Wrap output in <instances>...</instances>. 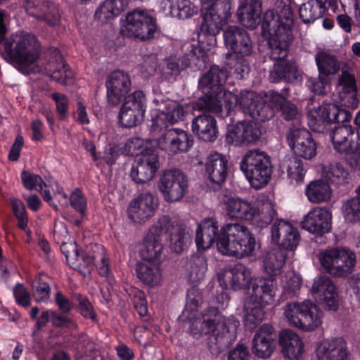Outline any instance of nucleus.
Masks as SVG:
<instances>
[{"mask_svg": "<svg viewBox=\"0 0 360 360\" xmlns=\"http://www.w3.org/2000/svg\"><path fill=\"white\" fill-rule=\"evenodd\" d=\"M290 0H280L276 12H267L263 18L262 33L269 35L267 55L274 61L269 70L272 83H292L300 77L295 62L288 59L290 46L294 39Z\"/></svg>", "mask_w": 360, "mask_h": 360, "instance_id": "nucleus-1", "label": "nucleus"}, {"mask_svg": "<svg viewBox=\"0 0 360 360\" xmlns=\"http://www.w3.org/2000/svg\"><path fill=\"white\" fill-rule=\"evenodd\" d=\"M352 112L333 103L323 102L321 105L309 109L307 112L309 127L319 134L327 133L328 126L338 123L330 130L329 136L334 149L340 153L360 151V133L350 124H340L349 121Z\"/></svg>", "mask_w": 360, "mask_h": 360, "instance_id": "nucleus-2", "label": "nucleus"}, {"mask_svg": "<svg viewBox=\"0 0 360 360\" xmlns=\"http://www.w3.org/2000/svg\"><path fill=\"white\" fill-rule=\"evenodd\" d=\"M283 91V94L275 90L268 91L265 97L269 103L252 91H241L240 108L245 114L261 122L272 118L275 111L280 112L283 119L287 121L294 120L298 115L297 108L285 96L288 89L284 88Z\"/></svg>", "mask_w": 360, "mask_h": 360, "instance_id": "nucleus-3", "label": "nucleus"}, {"mask_svg": "<svg viewBox=\"0 0 360 360\" xmlns=\"http://www.w3.org/2000/svg\"><path fill=\"white\" fill-rule=\"evenodd\" d=\"M6 32L4 15L0 12V42L4 41V52L8 62L20 73L30 75V66L38 60L41 53L34 35L16 32L5 38Z\"/></svg>", "mask_w": 360, "mask_h": 360, "instance_id": "nucleus-4", "label": "nucleus"}, {"mask_svg": "<svg viewBox=\"0 0 360 360\" xmlns=\"http://www.w3.org/2000/svg\"><path fill=\"white\" fill-rule=\"evenodd\" d=\"M238 324L223 316L218 308L210 307L202 311L200 319L192 323L190 333L195 338L212 333L217 348L222 350L236 340Z\"/></svg>", "mask_w": 360, "mask_h": 360, "instance_id": "nucleus-5", "label": "nucleus"}, {"mask_svg": "<svg viewBox=\"0 0 360 360\" xmlns=\"http://www.w3.org/2000/svg\"><path fill=\"white\" fill-rule=\"evenodd\" d=\"M255 245V238L247 226L227 223L221 227L217 250L222 255L243 258L251 255Z\"/></svg>", "mask_w": 360, "mask_h": 360, "instance_id": "nucleus-6", "label": "nucleus"}, {"mask_svg": "<svg viewBox=\"0 0 360 360\" xmlns=\"http://www.w3.org/2000/svg\"><path fill=\"white\" fill-rule=\"evenodd\" d=\"M201 16L199 37L204 40L206 36H216L222 26L227 23L233 14L231 0H200Z\"/></svg>", "mask_w": 360, "mask_h": 360, "instance_id": "nucleus-7", "label": "nucleus"}, {"mask_svg": "<svg viewBox=\"0 0 360 360\" xmlns=\"http://www.w3.org/2000/svg\"><path fill=\"white\" fill-rule=\"evenodd\" d=\"M240 169L251 186L257 190L269 183L272 174L270 157L259 150H248L240 162Z\"/></svg>", "mask_w": 360, "mask_h": 360, "instance_id": "nucleus-8", "label": "nucleus"}, {"mask_svg": "<svg viewBox=\"0 0 360 360\" xmlns=\"http://www.w3.org/2000/svg\"><path fill=\"white\" fill-rule=\"evenodd\" d=\"M225 209L231 219L251 221L257 216V225L261 228L271 224L277 214L271 202L264 204L259 213L254 205L240 198H229L225 202Z\"/></svg>", "mask_w": 360, "mask_h": 360, "instance_id": "nucleus-9", "label": "nucleus"}, {"mask_svg": "<svg viewBox=\"0 0 360 360\" xmlns=\"http://www.w3.org/2000/svg\"><path fill=\"white\" fill-rule=\"evenodd\" d=\"M284 314L290 325L304 331H312L322 323L323 311L310 300L288 303Z\"/></svg>", "mask_w": 360, "mask_h": 360, "instance_id": "nucleus-10", "label": "nucleus"}, {"mask_svg": "<svg viewBox=\"0 0 360 360\" xmlns=\"http://www.w3.org/2000/svg\"><path fill=\"white\" fill-rule=\"evenodd\" d=\"M319 260L326 273L333 277L344 278L352 273L356 257L350 250L332 248L321 251Z\"/></svg>", "mask_w": 360, "mask_h": 360, "instance_id": "nucleus-11", "label": "nucleus"}, {"mask_svg": "<svg viewBox=\"0 0 360 360\" xmlns=\"http://www.w3.org/2000/svg\"><path fill=\"white\" fill-rule=\"evenodd\" d=\"M156 30L155 18L145 10L134 9L125 16L120 32L124 37L145 41L153 39Z\"/></svg>", "mask_w": 360, "mask_h": 360, "instance_id": "nucleus-12", "label": "nucleus"}, {"mask_svg": "<svg viewBox=\"0 0 360 360\" xmlns=\"http://www.w3.org/2000/svg\"><path fill=\"white\" fill-rule=\"evenodd\" d=\"M118 120L121 126L131 128L139 124L145 117L147 108L146 96L143 91H135L123 98Z\"/></svg>", "mask_w": 360, "mask_h": 360, "instance_id": "nucleus-13", "label": "nucleus"}, {"mask_svg": "<svg viewBox=\"0 0 360 360\" xmlns=\"http://www.w3.org/2000/svg\"><path fill=\"white\" fill-rule=\"evenodd\" d=\"M160 168V158L154 148H145L136 157L130 171V177L137 184L151 181Z\"/></svg>", "mask_w": 360, "mask_h": 360, "instance_id": "nucleus-14", "label": "nucleus"}, {"mask_svg": "<svg viewBox=\"0 0 360 360\" xmlns=\"http://www.w3.org/2000/svg\"><path fill=\"white\" fill-rule=\"evenodd\" d=\"M150 233L156 235L167 236L169 240L172 251L182 252L191 242V236L184 227L174 226L168 216L163 215L150 228Z\"/></svg>", "mask_w": 360, "mask_h": 360, "instance_id": "nucleus-15", "label": "nucleus"}, {"mask_svg": "<svg viewBox=\"0 0 360 360\" xmlns=\"http://www.w3.org/2000/svg\"><path fill=\"white\" fill-rule=\"evenodd\" d=\"M224 46L228 50L226 58L234 55L239 60L253 51L252 42L248 32L238 26L229 25L223 32Z\"/></svg>", "mask_w": 360, "mask_h": 360, "instance_id": "nucleus-16", "label": "nucleus"}, {"mask_svg": "<svg viewBox=\"0 0 360 360\" xmlns=\"http://www.w3.org/2000/svg\"><path fill=\"white\" fill-rule=\"evenodd\" d=\"M158 186L167 202H176L187 191L188 179L180 169H172L163 173Z\"/></svg>", "mask_w": 360, "mask_h": 360, "instance_id": "nucleus-17", "label": "nucleus"}, {"mask_svg": "<svg viewBox=\"0 0 360 360\" xmlns=\"http://www.w3.org/2000/svg\"><path fill=\"white\" fill-rule=\"evenodd\" d=\"M219 283L224 289L239 290L250 289L252 281L250 270L241 263L229 264L219 275Z\"/></svg>", "mask_w": 360, "mask_h": 360, "instance_id": "nucleus-18", "label": "nucleus"}, {"mask_svg": "<svg viewBox=\"0 0 360 360\" xmlns=\"http://www.w3.org/2000/svg\"><path fill=\"white\" fill-rule=\"evenodd\" d=\"M298 230L290 222L277 219L271 228V241L285 252L294 251L299 244Z\"/></svg>", "mask_w": 360, "mask_h": 360, "instance_id": "nucleus-19", "label": "nucleus"}, {"mask_svg": "<svg viewBox=\"0 0 360 360\" xmlns=\"http://www.w3.org/2000/svg\"><path fill=\"white\" fill-rule=\"evenodd\" d=\"M261 135V127L257 123L242 121L228 126L225 140L228 144L237 146L254 143L259 139Z\"/></svg>", "mask_w": 360, "mask_h": 360, "instance_id": "nucleus-20", "label": "nucleus"}, {"mask_svg": "<svg viewBox=\"0 0 360 360\" xmlns=\"http://www.w3.org/2000/svg\"><path fill=\"white\" fill-rule=\"evenodd\" d=\"M286 139L296 157L310 160L316 155V143L308 130L305 129L290 130Z\"/></svg>", "mask_w": 360, "mask_h": 360, "instance_id": "nucleus-21", "label": "nucleus"}, {"mask_svg": "<svg viewBox=\"0 0 360 360\" xmlns=\"http://www.w3.org/2000/svg\"><path fill=\"white\" fill-rule=\"evenodd\" d=\"M162 150L172 154L187 152L193 145V135L179 128H170L165 131L158 140Z\"/></svg>", "mask_w": 360, "mask_h": 360, "instance_id": "nucleus-22", "label": "nucleus"}, {"mask_svg": "<svg viewBox=\"0 0 360 360\" xmlns=\"http://www.w3.org/2000/svg\"><path fill=\"white\" fill-rule=\"evenodd\" d=\"M131 84V79L128 74L122 70L111 72L105 82L108 104L110 106L119 105L123 98L127 97Z\"/></svg>", "mask_w": 360, "mask_h": 360, "instance_id": "nucleus-23", "label": "nucleus"}, {"mask_svg": "<svg viewBox=\"0 0 360 360\" xmlns=\"http://www.w3.org/2000/svg\"><path fill=\"white\" fill-rule=\"evenodd\" d=\"M311 293L326 309L334 311L338 309L339 296L337 288L329 277L321 276L315 278Z\"/></svg>", "mask_w": 360, "mask_h": 360, "instance_id": "nucleus-24", "label": "nucleus"}, {"mask_svg": "<svg viewBox=\"0 0 360 360\" xmlns=\"http://www.w3.org/2000/svg\"><path fill=\"white\" fill-rule=\"evenodd\" d=\"M219 228L218 221L214 217L205 218L198 224L195 243L198 252H205L214 243L217 245L221 235V229Z\"/></svg>", "mask_w": 360, "mask_h": 360, "instance_id": "nucleus-25", "label": "nucleus"}, {"mask_svg": "<svg viewBox=\"0 0 360 360\" xmlns=\"http://www.w3.org/2000/svg\"><path fill=\"white\" fill-rule=\"evenodd\" d=\"M24 7L30 15L46 22L51 27L60 24L58 9L51 0H25Z\"/></svg>", "mask_w": 360, "mask_h": 360, "instance_id": "nucleus-26", "label": "nucleus"}, {"mask_svg": "<svg viewBox=\"0 0 360 360\" xmlns=\"http://www.w3.org/2000/svg\"><path fill=\"white\" fill-rule=\"evenodd\" d=\"M191 129L198 140L206 143L214 142L219 135L217 120L209 112L195 117L192 120Z\"/></svg>", "mask_w": 360, "mask_h": 360, "instance_id": "nucleus-27", "label": "nucleus"}, {"mask_svg": "<svg viewBox=\"0 0 360 360\" xmlns=\"http://www.w3.org/2000/svg\"><path fill=\"white\" fill-rule=\"evenodd\" d=\"M228 160L225 156L214 153L210 154L205 165V176L217 188L225 183L228 176Z\"/></svg>", "mask_w": 360, "mask_h": 360, "instance_id": "nucleus-28", "label": "nucleus"}, {"mask_svg": "<svg viewBox=\"0 0 360 360\" xmlns=\"http://www.w3.org/2000/svg\"><path fill=\"white\" fill-rule=\"evenodd\" d=\"M276 342V334L270 324H263L252 339V352L261 358H267L273 352Z\"/></svg>", "mask_w": 360, "mask_h": 360, "instance_id": "nucleus-29", "label": "nucleus"}, {"mask_svg": "<svg viewBox=\"0 0 360 360\" xmlns=\"http://www.w3.org/2000/svg\"><path fill=\"white\" fill-rule=\"evenodd\" d=\"M158 205V198L150 193H143L129 204V216L134 221L144 222L153 216Z\"/></svg>", "mask_w": 360, "mask_h": 360, "instance_id": "nucleus-30", "label": "nucleus"}, {"mask_svg": "<svg viewBox=\"0 0 360 360\" xmlns=\"http://www.w3.org/2000/svg\"><path fill=\"white\" fill-rule=\"evenodd\" d=\"M228 77L227 70L213 65L198 80V88L202 93L226 91L224 84Z\"/></svg>", "mask_w": 360, "mask_h": 360, "instance_id": "nucleus-31", "label": "nucleus"}, {"mask_svg": "<svg viewBox=\"0 0 360 360\" xmlns=\"http://www.w3.org/2000/svg\"><path fill=\"white\" fill-rule=\"evenodd\" d=\"M331 217L328 210L314 209L304 218L302 227L311 233L322 236L330 231Z\"/></svg>", "mask_w": 360, "mask_h": 360, "instance_id": "nucleus-32", "label": "nucleus"}, {"mask_svg": "<svg viewBox=\"0 0 360 360\" xmlns=\"http://www.w3.org/2000/svg\"><path fill=\"white\" fill-rule=\"evenodd\" d=\"M251 284L252 294L247 300L259 302L263 306L273 302L277 290V283L272 276L270 278H256Z\"/></svg>", "mask_w": 360, "mask_h": 360, "instance_id": "nucleus-33", "label": "nucleus"}, {"mask_svg": "<svg viewBox=\"0 0 360 360\" xmlns=\"http://www.w3.org/2000/svg\"><path fill=\"white\" fill-rule=\"evenodd\" d=\"M240 97H236L230 91H217L202 93V95L196 102L197 107L201 110L209 112H219L222 110V105L226 103H231V98H233L240 105Z\"/></svg>", "mask_w": 360, "mask_h": 360, "instance_id": "nucleus-34", "label": "nucleus"}, {"mask_svg": "<svg viewBox=\"0 0 360 360\" xmlns=\"http://www.w3.org/2000/svg\"><path fill=\"white\" fill-rule=\"evenodd\" d=\"M348 354L347 343L342 338L323 340L316 350L319 360H345Z\"/></svg>", "mask_w": 360, "mask_h": 360, "instance_id": "nucleus-35", "label": "nucleus"}, {"mask_svg": "<svg viewBox=\"0 0 360 360\" xmlns=\"http://www.w3.org/2000/svg\"><path fill=\"white\" fill-rule=\"evenodd\" d=\"M279 345L285 357L298 360L304 351V345L300 336L291 330H283L279 333Z\"/></svg>", "mask_w": 360, "mask_h": 360, "instance_id": "nucleus-36", "label": "nucleus"}, {"mask_svg": "<svg viewBox=\"0 0 360 360\" xmlns=\"http://www.w3.org/2000/svg\"><path fill=\"white\" fill-rule=\"evenodd\" d=\"M56 63L49 62L48 71L51 77L59 84L70 85L74 83L73 73L68 64L65 63L63 56L58 49L55 50Z\"/></svg>", "mask_w": 360, "mask_h": 360, "instance_id": "nucleus-37", "label": "nucleus"}, {"mask_svg": "<svg viewBox=\"0 0 360 360\" xmlns=\"http://www.w3.org/2000/svg\"><path fill=\"white\" fill-rule=\"evenodd\" d=\"M162 235H156L150 233L145 238L143 248L140 252L141 259L148 263L160 264L162 255L163 246L161 243Z\"/></svg>", "mask_w": 360, "mask_h": 360, "instance_id": "nucleus-38", "label": "nucleus"}, {"mask_svg": "<svg viewBox=\"0 0 360 360\" xmlns=\"http://www.w3.org/2000/svg\"><path fill=\"white\" fill-rule=\"evenodd\" d=\"M328 6V0H309L300 6L298 11L300 18L304 24L314 22L323 17Z\"/></svg>", "mask_w": 360, "mask_h": 360, "instance_id": "nucleus-39", "label": "nucleus"}, {"mask_svg": "<svg viewBox=\"0 0 360 360\" xmlns=\"http://www.w3.org/2000/svg\"><path fill=\"white\" fill-rule=\"evenodd\" d=\"M244 311L243 325L246 330L252 332L264 319V306L261 305L259 302L246 300L244 303Z\"/></svg>", "mask_w": 360, "mask_h": 360, "instance_id": "nucleus-40", "label": "nucleus"}, {"mask_svg": "<svg viewBox=\"0 0 360 360\" xmlns=\"http://www.w3.org/2000/svg\"><path fill=\"white\" fill-rule=\"evenodd\" d=\"M128 0H105L96 10L94 18L102 23L120 15L127 6Z\"/></svg>", "mask_w": 360, "mask_h": 360, "instance_id": "nucleus-41", "label": "nucleus"}, {"mask_svg": "<svg viewBox=\"0 0 360 360\" xmlns=\"http://www.w3.org/2000/svg\"><path fill=\"white\" fill-rule=\"evenodd\" d=\"M136 272L138 278L149 286L158 285L161 279L159 264L139 262L136 266Z\"/></svg>", "mask_w": 360, "mask_h": 360, "instance_id": "nucleus-42", "label": "nucleus"}, {"mask_svg": "<svg viewBox=\"0 0 360 360\" xmlns=\"http://www.w3.org/2000/svg\"><path fill=\"white\" fill-rule=\"evenodd\" d=\"M308 200L313 203H320L330 199L331 189L329 184L323 179L311 181L305 188Z\"/></svg>", "mask_w": 360, "mask_h": 360, "instance_id": "nucleus-43", "label": "nucleus"}, {"mask_svg": "<svg viewBox=\"0 0 360 360\" xmlns=\"http://www.w3.org/2000/svg\"><path fill=\"white\" fill-rule=\"evenodd\" d=\"M315 61L320 75L327 78L330 75L337 74L340 69L338 58L326 52H319L316 55Z\"/></svg>", "mask_w": 360, "mask_h": 360, "instance_id": "nucleus-44", "label": "nucleus"}, {"mask_svg": "<svg viewBox=\"0 0 360 360\" xmlns=\"http://www.w3.org/2000/svg\"><path fill=\"white\" fill-rule=\"evenodd\" d=\"M288 253L283 250L274 249L269 251L264 256L263 266L265 271L270 276L279 274L283 266Z\"/></svg>", "mask_w": 360, "mask_h": 360, "instance_id": "nucleus-45", "label": "nucleus"}, {"mask_svg": "<svg viewBox=\"0 0 360 360\" xmlns=\"http://www.w3.org/2000/svg\"><path fill=\"white\" fill-rule=\"evenodd\" d=\"M338 84L342 87L343 93L352 94L348 107L352 110L356 109L359 105V99L356 95L357 86L355 76L348 70H342L338 77Z\"/></svg>", "mask_w": 360, "mask_h": 360, "instance_id": "nucleus-46", "label": "nucleus"}, {"mask_svg": "<svg viewBox=\"0 0 360 360\" xmlns=\"http://www.w3.org/2000/svg\"><path fill=\"white\" fill-rule=\"evenodd\" d=\"M72 299L75 301V309L79 315L86 320H90L94 323L98 321V315L95 311L94 307L89 298L80 292H74Z\"/></svg>", "mask_w": 360, "mask_h": 360, "instance_id": "nucleus-47", "label": "nucleus"}, {"mask_svg": "<svg viewBox=\"0 0 360 360\" xmlns=\"http://www.w3.org/2000/svg\"><path fill=\"white\" fill-rule=\"evenodd\" d=\"M281 167L283 171L286 170L291 184H299L303 182L306 170L304 169L302 160L297 157H291L285 160Z\"/></svg>", "mask_w": 360, "mask_h": 360, "instance_id": "nucleus-48", "label": "nucleus"}, {"mask_svg": "<svg viewBox=\"0 0 360 360\" xmlns=\"http://www.w3.org/2000/svg\"><path fill=\"white\" fill-rule=\"evenodd\" d=\"M324 176L329 185L340 186L349 182V174L343 163L336 162L329 165Z\"/></svg>", "mask_w": 360, "mask_h": 360, "instance_id": "nucleus-49", "label": "nucleus"}, {"mask_svg": "<svg viewBox=\"0 0 360 360\" xmlns=\"http://www.w3.org/2000/svg\"><path fill=\"white\" fill-rule=\"evenodd\" d=\"M170 14L178 19H188L198 13V7L190 0H172Z\"/></svg>", "mask_w": 360, "mask_h": 360, "instance_id": "nucleus-50", "label": "nucleus"}, {"mask_svg": "<svg viewBox=\"0 0 360 360\" xmlns=\"http://www.w3.org/2000/svg\"><path fill=\"white\" fill-rule=\"evenodd\" d=\"M97 248L101 250L98 257L95 262V266L97 269L98 273L100 276L105 277L109 285L113 287L116 283V280L110 270V261L106 256L105 250L103 246H97Z\"/></svg>", "mask_w": 360, "mask_h": 360, "instance_id": "nucleus-51", "label": "nucleus"}, {"mask_svg": "<svg viewBox=\"0 0 360 360\" xmlns=\"http://www.w3.org/2000/svg\"><path fill=\"white\" fill-rule=\"evenodd\" d=\"M200 32V27L198 30V44L197 45L191 44L190 46L188 56L192 58H195L198 60H202L205 62L207 58V51L209 50V46L212 45L215 41V36L211 37L210 36H206L204 40H200L199 34Z\"/></svg>", "mask_w": 360, "mask_h": 360, "instance_id": "nucleus-52", "label": "nucleus"}, {"mask_svg": "<svg viewBox=\"0 0 360 360\" xmlns=\"http://www.w3.org/2000/svg\"><path fill=\"white\" fill-rule=\"evenodd\" d=\"M50 98L54 101L56 105V112L58 118L60 121H65L69 116L70 100L64 94L60 92H53L50 95Z\"/></svg>", "mask_w": 360, "mask_h": 360, "instance_id": "nucleus-53", "label": "nucleus"}, {"mask_svg": "<svg viewBox=\"0 0 360 360\" xmlns=\"http://www.w3.org/2000/svg\"><path fill=\"white\" fill-rule=\"evenodd\" d=\"M190 268L191 276L200 280L204 277L207 270V263L203 252H198L194 254L190 259Z\"/></svg>", "mask_w": 360, "mask_h": 360, "instance_id": "nucleus-54", "label": "nucleus"}, {"mask_svg": "<svg viewBox=\"0 0 360 360\" xmlns=\"http://www.w3.org/2000/svg\"><path fill=\"white\" fill-rule=\"evenodd\" d=\"M348 200L344 206V216L347 221L356 223L360 221V194Z\"/></svg>", "mask_w": 360, "mask_h": 360, "instance_id": "nucleus-55", "label": "nucleus"}, {"mask_svg": "<svg viewBox=\"0 0 360 360\" xmlns=\"http://www.w3.org/2000/svg\"><path fill=\"white\" fill-rule=\"evenodd\" d=\"M70 206L77 211L82 218L86 216L87 199L79 188H76L68 197Z\"/></svg>", "mask_w": 360, "mask_h": 360, "instance_id": "nucleus-56", "label": "nucleus"}, {"mask_svg": "<svg viewBox=\"0 0 360 360\" xmlns=\"http://www.w3.org/2000/svg\"><path fill=\"white\" fill-rule=\"evenodd\" d=\"M11 203L13 214L18 220V227L25 231L27 228L28 218L25 204L18 198L11 199Z\"/></svg>", "mask_w": 360, "mask_h": 360, "instance_id": "nucleus-57", "label": "nucleus"}, {"mask_svg": "<svg viewBox=\"0 0 360 360\" xmlns=\"http://www.w3.org/2000/svg\"><path fill=\"white\" fill-rule=\"evenodd\" d=\"M22 186L25 188L32 191L39 186L40 189L47 186L42 177L36 174H32L27 170H22L20 174Z\"/></svg>", "mask_w": 360, "mask_h": 360, "instance_id": "nucleus-58", "label": "nucleus"}, {"mask_svg": "<svg viewBox=\"0 0 360 360\" xmlns=\"http://www.w3.org/2000/svg\"><path fill=\"white\" fill-rule=\"evenodd\" d=\"M132 302L134 307L141 317H145L148 314V304L145 292L135 288L132 292Z\"/></svg>", "mask_w": 360, "mask_h": 360, "instance_id": "nucleus-59", "label": "nucleus"}, {"mask_svg": "<svg viewBox=\"0 0 360 360\" xmlns=\"http://www.w3.org/2000/svg\"><path fill=\"white\" fill-rule=\"evenodd\" d=\"M50 295L51 288L49 284L39 278L33 292L35 301L37 302H46L50 298Z\"/></svg>", "mask_w": 360, "mask_h": 360, "instance_id": "nucleus-60", "label": "nucleus"}, {"mask_svg": "<svg viewBox=\"0 0 360 360\" xmlns=\"http://www.w3.org/2000/svg\"><path fill=\"white\" fill-rule=\"evenodd\" d=\"M329 82V78L320 75L316 78H309L306 82V85L309 89L314 94L323 95L326 93V86Z\"/></svg>", "mask_w": 360, "mask_h": 360, "instance_id": "nucleus-61", "label": "nucleus"}, {"mask_svg": "<svg viewBox=\"0 0 360 360\" xmlns=\"http://www.w3.org/2000/svg\"><path fill=\"white\" fill-rule=\"evenodd\" d=\"M51 324L55 328H76L77 322L72 317L62 313L59 314L56 311L51 312Z\"/></svg>", "mask_w": 360, "mask_h": 360, "instance_id": "nucleus-62", "label": "nucleus"}, {"mask_svg": "<svg viewBox=\"0 0 360 360\" xmlns=\"http://www.w3.org/2000/svg\"><path fill=\"white\" fill-rule=\"evenodd\" d=\"M13 292L15 302L18 305L25 308L30 305V293L22 283L15 284Z\"/></svg>", "mask_w": 360, "mask_h": 360, "instance_id": "nucleus-63", "label": "nucleus"}, {"mask_svg": "<svg viewBox=\"0 0 360 360\" xmlns=\"http://www.w3.org/2000/svg\"><path fill=\"white\" fill-rule=\"evenodd\" d=\"M121 154V149L115 144L109 145L105 147L103 156H101V161L103 164L109 167L115 165L118 158Z\"/></svg>", "mask_w": 360, "mask_h": 360, "instance_id": "nucleus-64", "label": "nucleus"}]
</instances>
